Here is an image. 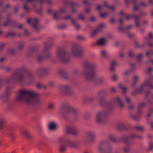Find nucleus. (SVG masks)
I'll use <instances>...</instances> for the list:
<instances>
[{"label":"nucleus","instance_id":"1","mask_svg":"<svg viewBox=\"0 0 153 153\" xmlns=\"http://www.w3.org/2000/svg\"><path fill=\"white\" fill-rule=\"evenodd\" d=\"M39 95V94L34 91L20 90L17 92L14 101L19 102L25 100L27 104H32L34 108H38L42 103V101L38 97Z\"/></svg>","mask_w":153,"mask_h":153},{"label":"nucleus","instance_id":"2","mask_svg":"<svg viewBox=\"0 0 153 153\" xmlns=\"http://www.w3.org/2000/svg\"><path fill=\"white\" fill-rule=\"evenodd\" d=\"M94 65L89 62H86L84 65V70L82 73L85 80L89 81H93L96 85L102 84L103 80L102 78L96 79V74L94 70Z\"/></svg>","mask_w":153,"mask_h":153},{"label":"nucleus","instance_id":"3","mask_svg":"<svg viewBox=\"0 0 153 153\" xmlns=\"http://www.w3.org/2000/svg\"><path fill=\"white\" fill-rule=\"evenodd\" d=\"M60 111L66 121H71L77 120V111L69 105H63L60 108Z\"/></svg>","mask_w":153,"mask_h":153},{"label":"nucleus","instance_id":"4","mask_svg":"<svg viewBox=\"0 0 153 153\" xmlns=\"http://www.w3.org/2000/svg\"><path fill=\"white\" fill-rule=\"evenodd\" d=\"M27 71V68L24 67L16 69L13 75L7 79V82L8 83L13 81L15 82L19 81L21 83L24 78V74L26 73Z\"/></svg>","mask_w":153,"mask_h":153},{"label":"nucleus","instance_id":"5","mask_svg":"<svg viewBox=\"0 0 153 153\" xmlns=\"http://www.w3.org/2000/svg\"><path fill=\"white\" fill-rule=\"evenodd\" d=\"M57 55L61 62L63 63H68L70 61L69 54L64 48H61L58 49Z\"/></svg>","mask_w":153,"mask_h":153},{"label":"nucleus","instance_id":"6","mask_svg":"<svg viewBox=\"0 0 153 153\" xmlns=\"http://www.w3.org/2000/svg\"><path fill=\"white\" fill-rule=\"evenodd\" d=\"M98 148L100 153H112V148L108 142L102 141L99 145Z\"/></svg>","mask_w":153,"mask_h":153},{"label":"nucleus","instance_id":"7","mask_svg":"<svg viewBox=\"0 0 153 153\" xmlns=\"http://www.w3.org/2000/svg\"><path fill=\"white\" fill-rule=\"evenodd\" d=\"M108 113L105 111H102L98 113L97 116V121L99 123H105L107 121V118L108 116Z\"/></svg>","mask_w":153,"mask_h":153},{"label":"nucleus","instance_id":"8","mask_svg":"<svg viewBox=\"0 0 153 153\" xmlns=\"http://www.w3.org/2000/svg\"><path fill=\"white\" fill-rule=\"evenodd\" d=\"M71 52L72 55L75 56L80 57L82 55L81 50L78 45H72L71 48Z\"/></svg>","mask_w":153,"mask_h":153},{"label":"nucleus","instance_id":"9","mask_svg":"<svg viewBox=\"0 0 153 153\" xmlns=\"http://www.w3.org/2000/svg\"><path fill=\"white\" fill-rule=\"evenodd\" d=\"M12 88L10 86H7L5 93L0 97L1 99L4 103H6L8 100L9 94L10 93Z\"/></svg>","mask_w":153,"mask_h":153},{"label":"nucleus","instance_id":"10","mask_svg":"<svg viewBox=\"0 0 153 153\" xmlns=\"http://www.w3.org/2000/svg\"><path fill=\"white\" fill-rule=\"evenodd\" d=\"M66 131L67 133L74 136H77L79 135L78 129L75 126H70L66 127Z\"/></svg>","mask_w":153,"mask_h":153},{"label":"nucleus","instance_id":"11","mask_svg":"<svg viewBox=\"0 0 153 153\" xmlns=\"http://www.w3.org/2000/svg\"><path fill=\"white\" fill-rule=\"evenodd\" d=\"M61 91L66 94L71 95L74 94V92L70 86L68 85H64L61 87Z\"/></svg>","mask_w":153,"mask_h":153},{"label":"nucleus","instance_id":"12","mask_svg":"<svg viewBox=\"0 0 153 153\" xmlns=\"http://www.w3.org/2000/svg\"><path fill=\"white\" fill-rule=\"evenodd\" d=\"M61 143H66L71 148H79L78 142H75L73 140H67L66 141H60Z\"/></svg>","mask_w":153,"mask_h":153},{"label":"nucleus","instance_id":"13","mask_svg":"<svg viewBox=\"0 0 153 153\" xmlns=\"http://www.w3.org/2000/svg\"><path fill=\"white\" fill-rule=\"evenodd\" d=\"M34 19L35 22L32 25L33 29L34 31L37 33H38L39 32L40 30L43 27L42 25H38L39 23V20L38 19L34 18Z\"/></svg>","mask_w":153,"mask_h":153},{"label":"nucleus","instance_id":"14","mask_svg":"<svg viewBox=\"0 0 153 153\" xmlns=\"http://www.w3.org/2000/svg\"><path fill=\"white\" fill-rule=\"evenodd\" d=\"M48 70L46 68H41L38 69L36 72L38 76L42 77L48 74Z\"/></svg>","mask_w":153,"mask_h":153},{"label":"nucleus","instance_id":"15","mask_svg":"<svg viewBox=\"0 0 153 153\" xmlns=\"http://www.w3.org/2000/svg\"><path fill=\"white\" fill-rule=\"evenodd\" d=\"M27 76L26 78H24V80H25L26 82L31 83L33 82L34 76L33 74L30 72L26 73ZM24 78L25 76H24Z\"/></svg>","mask_w":153,"mask_h":153},{"label":"nucleus","instance_id":"16","mask_svg":"<svg viewBox=\"0 0 153 153\" xmlns=\"http://www.w3.org/2000/svg\"><path fill=\"white\" fill-rule=\"evenodd\" d=\"M47 47H45V48H44V49L42 52V54L45 56V59H52V54L51 52H50L49 50H47Z\"/></svg>","mask_w":153,"mask_h":153},{"label":"nucleus","instance_id":"17","mask_svg":"<svg viewBox=\"0 0 153 153\" xmlns=\"http://www.w3.org/2000/svg\"><path fill=\"white\" fill-rule=\"evenodd\" d=\"M86 136L88 138V142L89 143H92L94 139V136L93 132L90 131L87 132Z\"/></svg>","mask_w":153,"mask_h":153},{"label":"nucleus","instance_id":"18","mask_svg":"<svg viewBox=\"0 0 153 153\" xmlns=\"http://www.w3.org/2000/svg\"><path fill=\"white\" fill-rule=\"evenodd\" d=\"M129 140V138L128 136H122L120 139L118 140V142L120 143L121 142H123L125 143L127 145H130L131 143L128 142V141Z\"/></svg>","mask_w":153,"mask_h":153},{"label":"nucleus","instance_id":"19","mask_svg":"<svg viewBox=\"0 0 153 153\" xmlns=\"http://www.w3.org/2000/svg\"><path fill=\"white\" fill-rule=\"evenodd\" d=\"M117 129L119 131H126L128 129L124 123L118 124L117 126Z\"/></svg>","mask_w":153,"mask_h":153},{"label":"nucleus","instance_id":"20","mask_svg":"<svg viewBox=\"0 0 153 153\" xmlns=\"http://www.w3.org/2000/svg\"><path fill=\"white\" fill-rule=\"evenodd\" d=\"M22 133L24 135V136L27 139L29 140H31L33 138V136L30 134L29 132L27 130H24Z\"/></svg>","mask_w":153,"mask_h":153},{"label":"nucleus","instance_id":"21","mask_svg":"<svg viewBox=\"0 0 153 153\" xmlns=\"http://www.w3.org/2000/svg\"><path fill=\"white\" fill-rule=\"evenodd\" d=\"M131 19L134 18L135 19V25L137 28H138L139 26L140 25V22L138 19L139 16L135 15H130Z\"/></svg>","mask_w":153,"mask_h":153},{"label":"nucleus","instance_id":"22","mask_svg":"<svg viewBox=\"0 0 153 153\" xmlns=\"http://www.w3.org/2000/svg\"><path fill=\"white\" fill-rule=\"evenodd\" d=\"M107 42L105 39L102 38L99 39L96 42V45L100 46H104L106 45Z\"/></svg>","mask_w":153,"mask_h":153},{"label":"nucleus","instance_id":"23","mask_svg":"<svg viewBox=\"0 0 153 153\" xmlns=\"http://www.w3.org/2000/svg\"><path fill=\"white\" fill-rule=\"evenodd\" d=\"M60 76L65 79H68V75L67 72L64 70H60L58 71Z\"/></svg>","mask_w":153,"mask_h":153},{"label":"nucleus","instance_id":"24","mask_svg":"<svg viewBox=\"0 0 153 153\" xmlns=\"http://www.w3.org/2000/svg\"><path fill=\"white\" fill-rule=\"evenodd\" d=\"M57 126L56 124L54 122L50 123L48 126V128L49 130L52 131L57 129Z\"/></svg>","mask_w":153,"mask_h":153},{"label":"nucleus","instance_id":"25","mask_svg":"<svg viewBox=\"0 0 153 153\" xmlns=\"http://www.w3.org/2000/svg\"><path fill=\"white\" fill-rule=\"evenodd\" d=\"M54 45V43L53 41H48L44 43V48L47 47V50H49Z\"/></svg>","mask_w":153,"mask_h":153},{"label":"nucleus","instance_id":"26","mask_svg":"<svg viewBox=\"0 0 153 153\" xmlns=\"http://www.w3.org/2000/svg\"><path fill=\"white\" fill-rule=\"evenodd\" d=\"M114 100H116L118 104L121 108H123L124 107V104L122 102L121 99L118 97H116L114 98Z\"/></svg>","mask_w":153,"mask_h":153},{"label":"nucleus","instance_id":"27","mask_svg":"<svg viewBox=\"0 0 153 153\" xmlns=\"http://www.w3.org/2000/svg\"><path fill=\"white\" fill-rule=\"evenodd\" d=\"M148 80H147L146 82L142 84L139 88H137L139 93H142L144 87L148 85Z\"/></svg>","mask_w":153,"mask_h":153},{"label":"nucleus","instance_id":"28","mask_svg":"<svg viewBox=\"0 0 153 153\" xmlns=\"http://www.w3.org/2000/svg\"><path fill=\"white\" fill-rule=\"evenodd\" d=\"M130 117L134 120L135 121H139L141 118L138 115L135 114H130Z\"/></svg>","mask_w":153,"mask_h":153},{"label":"nucleus","instance_id":"29","mask_svg":"<svg viewBox=\"0 0 153 153\" xmlns=\"http://www.w3.org/2000/svg\"><path fill=\"white\" fill-rule=\"evenodd\" d=\"M65 143H63V144H61L60 146L59 150L60 152H64L66 150L67 146Z\"/></svg>","mask_w":153,"mask_h":153},{"label":"nucleus","instance_id":"30","mask_svg":"<svg viewBox=\"0 0 153 153\" xmlns=\"http://www.w3.org/2000/svg\"><path fill=\"white\" fill-rule=\"evenodd\" d=\"M105 27V26L102 23H100L96 28L100 32H102V30Z\"/></svg>","mask_w":153,"mask_h":153},{"label":"nucleus","instance_id":"31","mask_svg":"<svg viewBox=\"0 0 153 153\" xmlns=\"http://www.w3.org/2000/svg\"><path fill=\"white\" fill-rule=\"evenodd\" d=\"M100 104L101 106H103L106 101V100L105 98L103 97H100L99 98Z\"/></svg>","mask_w":153,"mask_h":153},{"label":"nucleus","instance_id":"32","mask_svg":"<svg viewBox=\"0 0 153 153\" xmlns=\"http://www.w3.org/2000/svg\"><path fill=\"white\" fill-rule=\"evenodd\" d=\"M36 87L38 89L45 88L46 89L47 86L45 85L41 84L39 82H38L37 83Z\"/></svg>","mask_w":153,"mask_h":153},{"label":"nucleus","instance_id":"33","mask_svg":"<svg viewBox=\"0 0 153 153\" xmlns=\"http://www.w3.org/2000/svg\"><path fill=\"white\" fill-rule=\"evenodd\" d=\"M44 59H45V56L43 55V54H42V53L38 57L37 60L38 63H40Z\"/></svg>","mask_w":153,"mask_h":153},{"label":"nucleus","instance_id":"34","mask_svg":"<svg viewBox=\"0 0 153 153\" xmlns=\"http://www.w3.org/2000/svg\"><path fill=\"white\" fill-rule=\"evenodd\" d=\"M134 44L136 46L137 48H143L145 47L144 44L143 43L142 45L140 46L138 42L136 40L134 41Z\"/></svg>","mask_w":153,"mask_h":153},{"label":"nucleus","instance_id":"35","mask_svg":"<svg viewBox=\"0 0 153 153\" xmlns=\"http://www.w3.org/2000/svg\"><path fill=\"white\" fill-rule=\"evenodd\" d=\"M71 22L75 26L76 29L77 30H79L80 29V26L79 24H76V22L74 19H72Z\"/></svg>","mask_w":153,"mask_h":153},{"label":"nucleus","instance_id":"36","mask_svg":"<svg viewBox=\"0 0 153 153\" xmlns=\"http://www.w3.org/2000/svg\"><path fill=\"white\" fill-rule=\"evenodd\" d=\"M111 66L110 70L112 72H114V66L117 64L116 63L115 60H113L111 62Z\"/></svg>","mask_w":153,"mask_h":153},{"label":"nucleus","instance_id":"37","mask_svg":"<svg viewBox=\"0 0 153 153\" xmlns=\"http://www.w3.org/2000/svg\"><path fill=\"white\" fill-rule=\"evenodd\" d=\"M7 36H10L11 37H14L17 36L16 33L14 32H8L7 33Z\"/></svg>","mask_w":153,"mask_h":153},{"label":"nucleus","instance_id":"38","mask_svg":"<svg viewBox=\"0 0 153 153\" xmlns=\"http://www.w3.org/2000/svg\"><path fill=\"white\" fill-rule=\"evenodd\" d=\"M109 139L114 143H118V140H117L112 135H109L108 136Z\"/></svg>","mask_w":153,"mask_h":153},{"label":"nucleus","instance_id":"39","mask_svg":"<svg viewBox=\"0 0 153 153\" xmlns=\"http://www.w3.org/2000/svg\"><path fill=\"white\" fill-rule=\"evenodd\" d=\"M100 32L96 28L94 31L91 32V36L92 37H95L96 35L99 33Z\"/></svg>","mask_w":153,"mask_h":153},{"label":"nucleus","instance_id":"40","mask_svg":"<svg viewBox=\"0 0 153 153\" xmlns=\"http://www.w3.org/2000/svg\"><path fill=\"white\" fill-rule=\"evenodd\" d=\"M52 17L53 19L56 20H59L61 19L60 17L58 16L57 13L56 12H55L53 13Z\"/></svg>","mask_w":153,"mask_h":153},{"label":"nucleus","instance_id":"41","mask_svg":"<svg viewBox=\"0 0 153 153\" xmlns=\"http://www.w3.org/2000/svg\"><path fill=\"white\" fill-rule=\"evenodd\" d=\"M12 21V20L11 19H6V22L3 23V25L4 27H6L8 25L11 24Z\"/></svg>","mask_w":153,"mask_h":153},{"label":"nucleus","instance_id":"42","mask_svg":"<svg viewBox=\"0 0 153 153\" xmlns=\"http://www.w3.org/2000/svg\"><path fill=\"white\" fill-rule=\"evenodd\" d=\"M118 30L120 31L126 32L127 31V28L119 27H118Z\"/></svg>","mask_w":153,"mask_h":153},{"label":"nucleus","instance_id":"43","mask_svg":"<svg viewBox=\"0 0 153 153\" xmlns=\"http://www.w3.org/2000/svg\"><path fill=\"white\" fill-rule=\"evenodd\" d=\"M33 8L36 10V12L39 14H41L42 13V8L40 9L39 10H38L36 8V6L34 5L33 6Z\"/></svg>","mask_w":153,"mask_h":153},{"label":"nucleus","instance_id":"44","mask_svg":"<svg viewBox=\"0 0 153 153\" xmlns=\"http://www.w3.org/2000/svg\"><path fill=\"white\" fill-rule=\"evenodd\" d=\"M102 56L106 59L109 58V56L104 51H102L101 52Z\"/></svg>","mask_w":153,"mask_h":153},{"label":"nucleus","instance_id":"45","mask_svg":"<svg viewBox=\"0 0 153 153\" xmlns=\"http://www.w3.org/2000/svg\"><path fill=\"white\" fill-rule=\"evenodd\" d=\"M143 57V55L142 53H140L137 56L138 61L139 62H141L142 61V58Z\"/></svg>","mask_w":153,"mask_h":153},{"label":"nucleus","instance_id":"46","mask_svg":"<svg viewBox=\"0 0 153 153\" xmlns=\"http://www.w3.org/2000/svg\"><path fill=\"white\" fill-rule=\"evenodd\" d=\"M24 46V44L23 42L20 43L18 46V47L19 48V51H22Z\"/></svg>","mask_w":153,"mask_h":153},{"label":"nucleus","instance_id":"47","mask_svg":"<svg viewBox=\"0 0 153 153\" xmlns=\"http://www.w3.org/2000/svg\"><path fill=\"white\" fill-rule=\"evenodd\" d=\"M66 26V25L65 24H61L59 25L58 26V28L59 29H63L65 28Z\"/></svg>","mask_w":153,"mask_h":153},{"label":"nucleus","instance_id":"48","mask_svg":"<svg viewBox=\"0 0 153 153\" xmlns=\"http://www.w3.org/2000/svg\"><path fill=\"white\" fill-rule=\"evenodd\" d=\"M98 95L99 97H100L101 95H105L107 94L106 92L104 90H102L98 92Z\"/></svg>","mask_w":153,"mask_h":153},{"label":"nucleus","instance_id":"49","mask_svg":"<svg viewBox=\"0 0 153 153\" xmlns=\"http://www.w3.org/2000/svg\"><path fill=\"white\" fill-rule=\"evenodd\" d=\"M146 105L145 103L140 104L137 106V108L142 109V108Z\"/></svg>","mask_w":153,"mask_h":153},{"label":"nucleus","instance_id":"50","mask_svg":"<svg viewBox=\"0 0 153 153\" xmlns=\"http://www.w3.org/2000/svg\"><path fill=\"white\" fill-rule=\"evenodd\" d=\"M4 124V121L3 120H0V130L3 128Z\"/></svg>","mask_w":153,"mask_h":153},{"label":"nucleus","instance_id":"51","mask_svg":"<svg viewBox=\"0 0 153 153\" xmlns=\"http://www.w3.org/2000/svg\"><path fill=\"white\" fill-rule=\"evenodd\" d=\"M17 23L12 20L10 24L11 27H17Z\"/></svg>","mask_w":153,"mask_h":153},{"label":"nucleus","instance_id":"52","mask_svg":"<svg viewBox=\"0 0 153 153\" xmlns=\"http://www.w3.org/2000/svg\"><path fill=\"white\" fill-rule=\"evenodd\" d=\"M9 136L11 138V141L12 142H14V139L15 136L14 135V134L12 133H10L9 134Z\"/></svg>","mask_w":153,"mask_h":153},{"label":"nucleus","instance_id":"53","mask_svg":"<svg viewBox=\"0 0 153 153\" xmlns=\"http://www.w3.org/2000/svg\"><path fill=\"white\" fill-rule=\"evenodd\" d=\"M128 56L129 57L133 58L134 56V54L132 51H129L128 53Z\"/></svg>","mask_w":153,"mask_h":153},{"label":"nucleus","instance_id":"54","mask_svg":"<svg viewBox=\"0 0 153 153\" xmlns=\"http://www.w3.org/2000/svg\"><path fill=\"white\" fill-rule=\"evenodd\" d=\"M2 68L5 70L7 72H9L10 71L11 69V68L9 66L5 67H3Z\"/></svg>","mask_w":153,"mask_h":153},{"label":"nucleus","instance_id":"55","mask_svg":"<svg viewBox=\"0 0 153 153\" xmlns=\"http://www.w3.org/2000/svg\"><path fill=\"white\" fill-rule=\"evenodd\" d=\"M36 49L35 48L33 47H31L30 50V54H32L34 53Z\"/></svg>","mask_w":153,"mask_h":153},{"label":"nucleus","instance_id":"56","mask_svg":"<svg viewBox=\"0 0 153 153\" xmlns=\"http://www.w3.org/2000/svg\"><path fill=\"white\" fill-rule=\"evenodd\" d=\"M135 128L138 131H141L142 132L144 131L143 128L140 126H136Z\"/></svg>","mask_w":153,"mask_h":153},{"label":"nucleus","instance_id":"57","mask_svg":"<svg viewBox=\"0 0 153 153\" xmlns=\"http://www.w3.org/2000/svg\"><path fill=\"white\" fill-rule=\"evenodd\" d=\"M142 114V111L141 109L137 108V115L140 117H141Z\"/></svg>","mask_w":153,"mask_h":153},{"label":"nucleus","instance_id":"58","mask_svg":"<svg viewBox=\"0 0 153 153\" xmlns=\"http://www.w3.org/2000/svg\"><path fill=\"white\" fill-rule=\"evenodd\" d=\"M90 21L91 22H95L96 21L95 17L94 16H91L89 18Z\"/></svg>","mask_w":153,"mask_h":153},{"label":"nucleus","instance_id":"59","mask_svg":"<svg viewBox=\"0 0 153 153\" xmlns=\"http://www.w3.org/2000/svg\"><path fill=\"white\" fill-rule=\"evenodd\" d=\"M24 33L25 35H26L27 37H28L30 34V33L27 29L24 30Z\"/></svg>","mask_w":153,"mask_h":153},{"label":"nucleus","instance_id":"60","mask_svg":"<svg viewBox=\"0 0 153 153\" xmlns=\"http://www.w3.org/2000/svg\"><path fill=\"white\" fill-rule=\"evenodd\" d=\"M112 79L114 81H116L117 79V76L115 74H114L112 77Z\"/></svg>","mask_w":153,"mask_h":153},{"label":"nucleus","instance_id":"61","mask_svg":"<svg viewBox=\"0 0 153 153\" xmlns=\"http://www.w3.org/2000/svg\"><path fill=\"white\" fill-rule=\"evenodd\" d=\"M23 8L27 12H28L29 11V9L28 7L26 4L23 6Z\"/></svg>","mask_w":153,"mask_h":153},{"label":"nucleus","instance_id":"62","mask_svg":"<svg viewBox=\"0 0 153 153\" xmlns=\"http://www.w3.org/2000/svg\"><path fill=\"white\" fill-rule=\"evenodd\" d=\"M131 72V70H127L124 73V75L126 76H127L129 75V74Z\"/></svg>","mask_w":153,"mask_h":153},{"label":"nucleus","instance_id":"63","mask_svg":"<svg viewBox=\"0 0 153 153\" xmlns=\"http://www.w3.org/2000/svg\"><path fill=\"white\" fill-rule=\"evenodd\" d=\"M136 134H130L129 136H128V137L129 138V140L130 139H134L136 138Z\"/></svg>","mask_w":153,"mask_h":153},{"label":"nucleus","instance_id":"64","mask_svg":"<svg viewBox=\"0 0 153 153\" xmlns=\"http://www.w3.org/2000/svg\"><path fill=\"white\" fill-rule=\"evenodd\" d=\"M83 3L87 6H90L91 5V4L86 0H84L83 1Z\"/></svg>","mask_w":153,"mask_h":153}]
</instances>
